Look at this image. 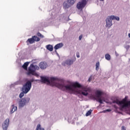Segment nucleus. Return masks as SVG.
<instances>
[{
    "label": "nucleus",
    "mask_w": 130,
    "mask_h": 130,
    "mask_svg": "<svg viewBox=\"0 0 130 130\" xmlns=\"http://www.w3.org/2000/svg\"><path fill=\"white\" fill-rule=\"evenodd\" d=\"M91 113H92V110H89L86 113V116H89V115H91Z\"/></svg>",
    "instance_id": "nucleus-22"
},
{
    "label": "nucleus",
    "mask_w": 130,
    "mask_h": 130,
    "mask_svg": "<svg viewBox=\"0 0 130 130\" xmlns=\"http://www.w3.org/2000/svg\"><path fill=\"white\" fill-rule=\"evenodd\" d=\"M29 63H30L29 62H25L22 66L23 69H24V70H27V69L28 68V66H29Z\"/></svg>",
    "instance_id": "nucleus-16"
},
{
    "label": "nucleus",
    "mask_w": 130,
    "mask_h": 130,
    "mask_svg": "<svg viewBox=\"0 0 130 130\" xmlns=\"http://www.w3.org/2000/svg\"><path fill=\"white\" fill-rule=\"evenodd\" d=\"M81 93L82 95H84V96H88V95H89V93L87 92L86 90L85 91H82Z\"/></svg>",
    "instance_id": "nucleus-23"
},
{
    "label": "nucleus",
    "mask_w": 130,
    "mask_h": 130,
    "mask_svg": "<svg viewBox=\"0 0 130 130\" xmlns=\"http://www.w3.org/2000/svg\"><path fill=\"white\" fill-rule=\"evenodd\" d=\"M68 2L70 5H74L76 3V0H68Z\"/></svg>",
    "instance_id": "nucleus-21"
},
{
    "label": "nucleus",
    "mask_w": 130,
    "mask_h": 130,
    "mask_svg": "<svg viewBox=\"0 0 130 130\" xmlns=\"http://www.w3.org/2000/svg\"><path fill=\"white\" fill-rule=\"evenodd\" d=\"M62 46H63V44H62V43H60L59 44H56L54 48L55 49V50H57V49H59V48H61V47H62Z\"/></svg>",
    "instance_id": "nucleus-12"
},
{
    "label": "nucleus",
    "mask_w": 130,
    "mask_h": 130,
    "mask_svg": "<svg viewBox=\"0 0 130 130\" xmlns=\"http://www.w3.org/2000/svg\"><path fill=\"white\" fill-rule=\"evenodd\" d=\"M9 124H10V119L7 118L5 120L4 123H3L2 125L3 130L8 129V127H9Z\"/></svg>",
    "instance_id": "nucleus-10"
},
{
    "label": "nucleus",
    "mask_w": 130,
    "mask_h": 130,
    "mask_svg": "<svg viewBox=\"0 0 130 130\" xmlns=\"http://www.w3.org/2000/svg\"><path fill=\"white\" fill-rule=\"evenodd\" d=\"M36 130H45V129L41 127V125L40 124H38L37 126Z\"/></svg>",
    "instance_id": "nucleus-17"
},
{
    "label": "nucleus",
    "mask_w": 130,
    "mask_h": 130,
    "mask_svg": "<svg viewBox=\"0 0 130 130\" xmlns=\"http://www.w3.org/2000/svg\"><path fill=\"white\" fill-rule=\"evenodd\" d=\"M86 5H87V0H81L77 3V8L78 10H82L86 7Z\"/></svg>",
    "instance_id": "nucleus-6"
},
{
    "label": "nucleus",
    "mask_w": 130,
    "mask_h": 130,
    "mask_svg": "<svg viewBox=\"0 0 130 130\" xmlns=\"http://www.w3.org/2000/svg\"><path fill=\"white\" fill-rule=\"evenodd\" d=\"M106 111H108L109 112L111 111V110L110 109H107L106 110Z\"/></svg>",
    "instance_id": "nucleus-29"
},
{
    "label": "nucleus",
    "mask_w": 130,
    "mask_h": 130,
    "mask_svg": "<svg viewBox=\"0 0 130 130\" xmlns=\"http://www.w3.org/2000/svg\"><path fill=\"white\" fill-rule=\"evenodd\" d=\"M76 56H77V57H78V58L80 57V53L77 52Z\"/></svg>",
    "instance_id": "nucleus-25"
},
{
    "label": "nucleus",
    "mask_w": 130,
    "mask_h": 130,
    "mask_svg": "<svg viewBox=\"0 0 130 130\" xmlns=\"http://www.w3.org/2000/svg\"><path fill=\"white\" fill-rule=\"evenodd\" d=\"M112 20H116V21H119V17L115 16L114 15H111L108 16L106 19V28H110L112 26Z\"/></svg>",
    "instance_id": "nucleus-3"
},
{
    "label": "nucleus",
    "mask_w": 130,
    "mask_h": 130,
    "mask_svg": "<svg viewBox=\"0 0 130 130\" xmlns=\"http://www.w3.org/2000/svg\"><path fill=\"white\" fill-rule=\"evenodd\" d=\"M29 101H30V98H24L19 101V106L20 107H23L25 106L27 103H29Z\"/></svg>",
    "instance_id": "nucleus-7"
},
{
    "label": "nucleus",
    "mask_w": 130,
    "mask_h": 130,
    "mask_svg": "<svg viewBox=\"0 0 130 130\" xmlns=\"http://www.w3.org/2000/svg\"><path fill=\"white\" fill-rule=\"evenodd\" d=\"M105 58L107 59V60H110L111 58L110 55H109V54H106L105 55Z\"/></svg>",
    "instance_id": "nucleus-19"
},
{
    "label": "nucleus",
    "mask_w": 130,
    "mask_h": 130,
    "mask_svg": "<svg viewBox=\"0 0 130 130\" xmlns=\"http://www.w3.org/2000/svg\"><path fill=\"white\" fill-rule=\"evenodd\" d=\"M92 80V76H91L88 79V82H91Z\"/></svg>",
    "instance_id": "nucleus-26"
},
{
    "label": "nucleus",
    "mask_w": 130,
    "mask_h": 130,
    "mask_svg": "<svg viewBox=\"0 0 130 130\" xmlns=\"http://www.w3.org/2000/svg\"><path fill=\"white\" fill-rule=\"evenodd\" d=\"M95 95H96V97L98 98V102H99V103H100L101 104H103V101L100 98V97H101V95H102V92H101L100 90H97L95 92Z\"/></svg>",
    "instance_id": "nucleus-9"
},
{
    "label": "nucleus",
    "mask_w": 130,
    "mask_h": 130,
    "mask_svg": "<svg viewBox=\"0 0 130 130\" xmlns=\"http://www.w3.org/2000/svg\"><path fill=\"white\" fill-rule=\"evenodd\" d=\"M41 79L42 80V83H48V84H51L52 85V86H55L53 85V83H57V82H59V79L55 78V77H51L50 78V81L48 79H47L45 77L42 76L41 77Z\"/></svg>",
    "instance_id": "nucleus-4"
},
{
    "label": "nucleus",
    "mask_w": 130,
    "mask_h": 130,
    "mask_svg": "<svg viewBox=\"0 0 130 130\" xmlns=\"http://www.w3.org/2000/svg\"><path fill=\"white\" fill-rule=\"evenodd\" d=\"M59 82H54L53 83L54 86L55 87H57L62 91H70L72 93H74L75 88H81L82 85L79 84V83H75L72 85H64L63 84H60L58 83Z\"/></svg>",
    "instance_id": "nucleus-1"
},
{
    "label": "nucleus",
    "mask_w": 130,
    "mask_h": 130,
    "mask_svg": "<svg viewBox=\"0 0 130 130\" xmlns=\"http://www.w3.org/2000/svg\"><path fill=\"white\" fill-rule=\"evenodd\" d=\"M121 129L122 130H125V128L124 127V126H122Z\"/></svg>",
    "instance_id": "nucleus-28"
},
{
    "label": "nucleus",
    "mask_w": 130,
    "mask_h": 130,
    "mask_svg": "<svg viewBox=\"0 0 130 130\" xmlns=\"http://www.w3.org/2000/svg\"><path fill=\"white\" fill-rule=\"evenodd\" d=\"M33 79H31L30 81H28L23 85L22 92L19 94V98H23L24 96V94H27V93L30 91L32 86V82H33Z\"/></svg>",
    "instance_id": "nucleus-2"
},
{
    "label": "nucleus",
    "mask_w": 130,
    "mask_h": 130,
    "mask_svg": "<svg viewBox=\"0 0 130 130\" xmlns=\"http://www.w3.org/2000/svg\"><path fill=\"white\" fill-rule=\"evenodd\" d=\"M38 71L39 70V67L37 66H34L33 64L30 65L29 67L28 68V71L27 73V75L28 76H30V75H32V76H35L36 73H35V71Z\"/></svg>",
    "instance_id": "nucleus-5"
},
{
    "label": "nucleus",
    "mask_w": 130,
    "mask_h": 130,
    "mask_svg": "<svg viewBox=\"0 0 130 130\" xmlns=\"http://www.w3.org/2000/svg\"><path fill=\"white\" fill-rule=\"evenodd\" d=\"M70 8V5L68 4V2H64L63 4V8L65 10H67V9H69Z\"/></svg>",
    "instance_id": "nucleus-14"
},
{
    "label": "nucleus",
    "mask_w": 130,
    "mask_h": 130,
    "mask_svg": "<svg viewBox=\"0 0 130 130\" xmlns=\"http://www.w3.org/2000/svg\"><path fill=\"white\" fill-rule=\"evenodd\" d=\"M128 37L130 38V34H128Z\"/></svg>",
    "instance_id": "nucleus-30"
},
{
    "label": "nucleus",
    "mask_w": 130,
    "mask_h": 130,
    "mask_svg": "<svg viewBox=\"0 0 130 130\" xmlns=\"http://www.w3.org/2000/svg\"><path fill=\"white\" fill-rule=\"evenodd\" d=\"M65 63L68 66H71V64L74 63V61L73 60H67L65 61Z\"/></svg>",
    "instance_id": "nucleus-15"
},
{
    "label": "nucleus",
    "mask_w": 130,
    "mask_h": 130,
    "mask_svg": "<svg viewBox=\"0 0 130 130\" xmlns=\"http://www.w3.org/2000/svg\"><path fill=\"white\" fill-rule=\"evenodd\" d=\"M37 35L39 37H41V38H44V36H43V35H42L40 32H38L37 34Z\"/></svg>",
    "instance_id": "nucleus-24"
},
{
    "label": "nucleus",
    "mask_w": 130,
    "mask_h": 130,
    "mask_svg": "<svg viewBox=\"0 0 130 130\" xmlns=\"http://www.w3.org/2000/svg\"><path fill=\"white\" fill-rule=\"evenodd\" d=\"M100 66V63L99 61L97 62L95 64V70L96 71H99V67Z\"/></svg>",
    "instance_id": "nucleus-20"
},
{
    "label": "nucleus",
    "mask_w": 130,
    "mask_h": 130,
    "mask_svg": "<svg viewBox=\"0 0 130 130\" xmlns=\"http://www.w3.org/2000/svg\"><path fill=\"white\" fill-rule=\"evenodd\" d=\"M39 67L42 70H44L47 68V64L44 62H41L40 63Z\"/></svg>",
    "instance_id": "nucleus-11"
},
{
    "label": "nucleus",
    "mask_w": 130,
    "mask_h": 130,
    "mask_svg": "<svg viewBox=\"0 0 130 130\" xmlns=\"http://www.w3.org/2000/svg\"><path fill=\"white\" fill-rule=\"evenodd\" d=\"M100 1H101V2H103V1H104V0H100Z\"/></svg>",
    "instance_id": "nucleus-31"
},
{
    "label": "nucleus",
    "mask_w": 130,
    "mask_h": 130,
    "mask_svg": "<svg viewBox=\"0 0 130 130\" xmlns=\"http://www.w3.org/2000/svg\"><path fill=\"white\" fill-rule=\"evenodd\" d=\"M35 41L38 42V41H40V39L38 38L37 36H34L32 37L31 38H29L26 41V43H28L29 42L30 44H32L34 43Z\"/></svg>",
    "instance_id": "nucleus-8"
},
{
    "label": "nucleus",
    "mask_w": 130,
    "mask_h": 130,
    "mask_svg": "<svg viewBox=\"0 0 130 130\" xmlns=\"http://www.w3.org/2000/svg\"><path fill=\"white\" fill-rule=\"evenodd\" d=\"M13 108H12L11 110L10 111L11 113H14L15 111L17 110V107H14V105H12Z\"/></svg>",
    "instance_id": "nucleus-18"
},
{
    "label": "nucleus",
    "mask_w": 130,
    "mask_h": 130,
    "mask_svg": "<svg viewBox=\"0 0 130 130\" xmlns=\"http://www.w3.org/2000/svg\"><path fill=\"white\" fill-rule=\"evenodd\" d=\"M46 48L49 51H53V46L50 44L46 46Z\"/></svg>",
    "instance_id": "nucleus-13"
},
{
    "label": "nucleus",
    "mask_w": 130,
    "mask_h": 130,
    "mask_svg": "<svg viewBox=\"0 0 130 130\" xmlns=\"http://www.w3.org/2000/svg\"><path fill=\"white\" fill-rule=\"evenodd\" d=\"M82 38H83V36L82 35L80 36L79 37V40H82Z\"/></svg>",
    "instance_id": "nucleus-27"
}]
</instances>
